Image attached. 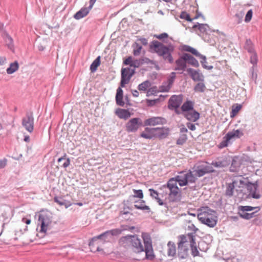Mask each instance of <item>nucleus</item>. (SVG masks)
Listing matches in <instances>:
<instances>
[{
  "instance_id": "423d86ee",
  "label": "nucleus",
  "mask_w": 262,
  "mask_h": 262,
  "mask_svg": "<svg viewBox=\"0 0 262 262\" xmlns=\"http://www.w3.org/2000/svg\"><path fill=\"white\" fill-rule=\"evenodd\" d=\"M178 183V182L174 177L168 180L166 185H163L160 187L161 190L168 189V195L172 201H176L180 195V191L177 186Z\"/></svg>"
},
{
  "instance_id": "412c9836",
  "label": "nucleus",
  "mask_w": 262,
  "mask_h": 262,
  "mask_svg": "<svg viewBox=\"0 0 262 262\" xmlns=\"http://www.w3.org/2000/svg\"><path fill=\"white\" fill-rule=\"evenodd\" d=\"M183 115L187 120L192 122L196 121L200 118V114L194 110L186 112Z\"/></svg>"
},
{
  "instance_id": "b1692460",
  "label": "nucleus",
  "mask_w": 262,
  "mask_h": 262,
  "mask_svg": "<svg viewBox=\"0 0 262 262\" xmlns=\"http://www.w3.org/2000/svg\"><path fill=\"white\" fill-rule=\"evenodd\" d=\"M118 117L124 120H127L131 116V113L127 110L118 108L115 111Z\"/></svg>"
},
{
  "instance_id": "864d4df0",
  "label": "nucleus",
  "mask_w": 262,
  "mask_h": 262,
  "mask_svg": "<svg viewBox=\"0 0 262 262\" xmlns=\"http://www.w3.org/2000/svg\"><path fill=\"white\" fill-rule=\"evenodd\" d=\"M180 18L184 19L187 21H191L192 19L190 18L189 15L186 12H182L180 15Z\"/></svg>"
},
{
  "instance_id": "69168bd1",
  "label": "nucleus",
  "mask_w": 262,
  "mask_h": 262,
  "mask_svg": "<svg viewBox=\"0 0 262 262\" xmlns=\"http://www.w3.org/2000/svg\"><path fill=\"white\" fill-rule=\"evenodd\" d=\"M176 77V74L174 72H172L170 77L168 78L167 80L169 81L170 83L172 84Z\"/></svg>"
},
{
  "instance_id": "4d7b16f0",
  "label": "nucleus",
  "mask_w": 262,
  "mask_h": 262,
  "mask_svg": "<svg viewBox=\"0 0 262 262\" xmlns=\"http://www.w3.org/2000/svg\"><path fill=\"white\" fill-rule=\"evenodd\" d=\"M188 229L192 231L193 233H195L198 230V229L194 225L191 223H189V224L188 225Z\"/></svg>"
},
{
  "instance_id": "338daca9",
  "label": "nucleus",
  "mask_w": 262,
  "mask_h": 262,
  "mask_svg": "<svg viewBox=\"0 0 262 262\" xmlns=\"http://www.w3.org/2000/svg\"><path fill=\"white\" fill-rule=\"evenodd\" d=\"M157 92V89L156 87H152L149 89L147 91V96L150 94H154Z\"/></svg>"
},
{
  "instance_id": "774afa93",
  "label": "nucleus",
  "mask_w": 262,
  "mask_h": 262,
  "mask_svg": "<svg viewBox=\"0 0 262 262\" xmlns=\"http://www.w3.org/2000/svg\"><path fill=\"white\" fill-rule=\"evenodd\" d=\"M187 126L189 129L191 130H194L196 129L195 125L191 123H187Z\"/></svg>"
},
{
  "instance_id": "a211bd4d",
  "label": "nucleus",
  "mask_w": 262,
  "mask_h": 262,
  "mask_svg": "<svg viewBox=\"0 0 262 262\" xmlns=\"http://www.w3.org/2000/svg\"><path fill=\"white\" fill-rule=\"evenodd\" d=\"M155 136L160 139L166 138L169 134V128L166 127H155Z\"/></svg>"
},
{
  "instance_id": "473e14b6",
  "label": "nucleus",
  "mask_w": 262,
  "mask_h": 262,
  "mask_svg": "<svg viewBox=\"0 0 262 262\" xmlns=\"http://www.w3.org/2000/svg\"><path fill=\"white\" fill-rule=\"evenodd\" d=\"M257 62L258 60H256L255 63H251L252 64V66L251 68H250L249 70L250 76L251 77V79L254 81H256L257 77V75L256 73Z\"/></svg>"
},
{
  "instance_id": "2f4dec72",
  "label": "nucleus",
  "mask_w": 262,
  "mask_h": 262,
  "mask_svg": "<svg viewBox=\"0 0 262 262\" xmlns=\"http://www.w3.org/2000/svg\"><path fill=\"white\" fill-rule=\"evenodd\" d=\"M188 249L184 247H180L178 245V256L180 259H184L188 256Z\"/></svg>"
},
{
  "instance_id": "a18cd8bd",
  "label": "nucleus",
  "mask_w": 262,
  "mask_h": 262,
  "mask_svg": "<svg viewBox=\"0 0 262 262\" xmlns=\"http://www.w3.org/2000/svg\"><path fill=\"white\" fill-rule=\"evenodd\" d=\"M238 214L242 218L246 220H249L254 216L255 212L249 213L246 212L239 211Z\"/></svg>"
},
{
  "instance_id": "052dcab7",
  "label": "nucleus",
  "mask_w": 262,
  "mask_h": 262,
  "mask_svg": "<svg viewBox=\"0 0 262 262\" xmlns=\"http://www.w3.org/2000/svg\"><path fill=\"white\" fill-rule=\"evenodd\" d=\"M140 64L141 62L140 60L137 59L133 60L131 67H134V68H138L140 66Z\"/></svg>"
},
{
  "instance_id": "72a5a7b5",
  "label": "nucleus",
  "mask_w": 262,
  "mask_h": 262,
  "mask_svg": "<svg viewBox=\"0 0 262 262\" xmlns=\"http://www.w3.org/2000/svg\"><path fill=\"white\" fill-rule=\"evenodd\" d=\"M19 65L17 61L12 62L6 70L7 73L8 74H12L17 71Z\"/></svg>"
},
{
  "instance_id": "0eeeda50",
  "label": "nucleus",
  "mask_w": 262,
  "mask_h": 262,
  "mask_svg": "<svg viewBox=\"0 0 262 262\" xmlns=\"http://www.w3.org/2000/svg\"><path fill=\"white\" fill-rule=\"evenodd\" d=\"M178 182L180 186H186L189 183H193L196 181L197 178L190 170L188 171H182L179 174L174 177Z\"/></svg>"
},
{
  "instance_id": "393cba45",
  "label": "nucleus",
  "mask_w": 262,
  "mask_h": 262,
  "mask_svg": "<svg viewBox=\"0 0 262 262\" xmlns=\"http://www.w3.org/2000/svg\"><path fill=\"white\" fill-rule=\"evenodd\" d=\"M90 10L88 7H83L74 14V18L77 20L81 19L86 16Z\"/></svg>"
},
{
  "instance_id": "09e8293b",
  "label": "nucleus",
  "mask_w": 262,
  "mask_h": 262,
  "mask_svg": "<svg viewBox=\"0 0 262 262\" xmlns=\"http://www.w3.org/2000/svg\"><path fill=\"white\" fill-rule=\"evenodd\" d=\"M244 14L243 12H240L235 15L234 18L237 24H240L242 21Z\"/></svg>"
},
{
  "instance_id": "79ce46f5",
  "label": "nucleus",
  "mask_w": 262,
  "mask_h": 262,
  "mask_svg": "<svg viewBox=\"0 0 262 262\" xmlns=\"http://www.w3.org/2000/svg\"><path fill=\"white\" fill-rule=\"evenodd\" d=\"M150 81L149 80H146L140 83L138 85V89L140 91H145L150 86Z\"/></svg>"
},
{
  "instance_id": "13d9d810",
  "label": "nucleus",
  "mask_w": 262,
  "mask_h": 262,
  "mask_svg": "<svg viewBox=\"0 0 262 262\" xmlns=\"http://www.w3.org/2000/svg\"><path fill=\"white\" fill-rule=\"evenodd\" d=\"M149 191L150 192L151 196H152V198L156 199L157 198L159 197V194L157 191L153 189H149Z\"/></svg>"
},
{
  "instance_id": "7c9ffc66",
  "label": "nucleus",
  "mask_w": 262,
  "mask_h": 262,
  "mask_svg": "<svg viewBox=\"0 0 262 262\" xmlns=\"http://www.w3.org/2000/svg\"><path fill=\"white\" fill-rule=\"evenodd\" d=\"M193 29H195L196 28H198L199 30H200V32L204 34V33H208V32L210 30V28L209 26L206 24H199L197 23V24H195L193 25L192 27Z\"/></svg>"
},
{
  "instance_id": "bf43d9fd",
  "label": "nucleus",
  "mask_w": 262,
  "mask_h": 262,
  "mask_svg": "<svg viewBox=\"0 0 262 262\" xmlns=\"http://www.w3.org/2000/svg\"><path fill=\"white\" fill-rule=\"evenodd\" d=\"M224 260L226 262H239L238 259L235 257L225 258Z\"/></svg>"
},
{
  "instance_id": "c756f323",
  "label": "nucleus",
  "mask_w": 262,
  "mask_h": 262,
  "mask_svg": "<svg viewBox=\"0 0 262 262\" xmlns=\"http://www.w3.org/2000/svg\"><path fill=\"white\" fill-rule=\"evenodd\" d=\"M184 57L186 62L194 67H198L199 63L198 60L191 55L188 54H184Z\"/></svg>"
},
{
  "instance_id": "bb28decb",
  "label": "nucleus",
  "mask_w": 262,
  "mask_h": 262,
  "mask_svg": "<svg viewBox=\"0 0 262 262\" xmlns=\"http://www.w3.org/2000/svg\"><path fill=\"white\" fill-rule=\"evenodd\" d=\"M193 107V102L190 100H187L182 105L181 110L183 112V114H184L186 113V112H188L194 110Z\"/></svg>"
},
{
  "instance_id": "ddd939ff",
  "label": "nucleus",
  "mask_w": 262,
  "mask_h": 262,
  "mask_svg": "<svg viewBox=\"0 0 262 262\" xmlns=\"http://www.w3.org/2000/svg\"><path fill=\"white\" fill-rule=\"evenodd\" d=\"M141 119L134 118L129 120L125 124V130L129 133H134L142 125Z\"/></svg>"
},
{
  "instance_id": "6e6552de",
  "label": "nucleus",
  "mask_w": 262,
  "mask_h": 262,
  "mask_svg": "<svg viewBox=\"0 0 262 262\" xmlns=\"http://www.w3.org/2000/svg\"><path fill=\"white\" fill-rule=\"evenodd\" d=\"M121 230L119 229H114L111 230H108L103 233L94 237L91 242H90L89 245L91 246L93 245V243L99 240L97 242L98 245L103 244L104 242L109 241L111 239H108V237L111 238L114 235H117L121 233Z\"/></svg>"
},
{
  "instance_id": "39448f33",
  "label": "nucleus",
  "mask_w": 262,
  "mask_h": 262,
  "mask_svg": "<svg viewBox=\"0 0 262 262\" xmlns=\"http://www.w3.org/2000/svg\"><path fill=\"white\" fill-rule=\"evenodd\" d=\"M39 227V232L37 234H40V237L45 235L47 231L51 229L52 227V216L51 213L48 211L41 212L38 216V228Z\"/></svg>"
},
{
  "instance_id": "6ab92c4d",
  "label": "nucleus",
  "mask_w": 262,
  "mask_h": 262,
  "mask_svg": "<svg viewBox=\"0 0 262 262\" xmlns=\"http://www.w3.org/2000/svg\"><path fill=\"white\" fill-rule=\"evenodd\" d=\"M182 101V97L181 95H173L169 100V107L171 108H177L181 105Z\"/></svg>"
},
{
  "instance_id": "a878e982",
  "label": "nucleus",
  "mask_w": 262,
  "mask_h": 262,
  "mask_svg": "<svg viewBox=\"0 0 262 262\" xmlns=\"http://www.w3.org/2000/svg\"><path fill=\"white\" fill-rule=\"evenodd\" d=\"M134 206L136 208L140 209L143 211H145L147 212H150L149 207L146 205L145 202L142 200H139L135 202Z\"/></svg>"
},
{
  "instance_id": "c03bdc74",
  "label": "nucleus",
  "mask_w": 262,
  "mask_h": 262,
  "mask_svg": "<svg viewBox=\"0 0 262 262\" xmlns=\"http://www.w3.org/2000/svg\"><path fill=\"white\" fill-rule=\"evenodd\" d=\"M242 108V105L240 104H236V105H233L232 106V111L230 114L231 118H233L235 117L239 110Z\"/></svg>"
},
{
  "instance_id": "9b49d317",
  "label": "nucleus",
  "mask_w": 262,
  "mask_h": 262,
  "mask_svg": "<svg viewBox=\"0 0 262 262\" xmlns=\"http://www.w3.org/2000/svg\"><path fill=\"white\" fill-rule=\"evenodd\" d=\"M244 49L249 53L250 62L255 63L256 60H258V55L254 49V45L251 40H246Z\"/></svg>"
},
{
  "instance_id": "9d476101",
  "label": "nucleus",
  "mask_w": 262,
  "mask_h": 262,
  "mask_svg": "<svg viewBox=\"0 0 262 262\" xmlns=\"http://www.w3.org/2000/svg\"><path fill=\"white\" fill-rule=\"evenodd\" d=\"M192 169V173L194 174L196 178L197 177H202L206 173L214 171L213 167L206 162H202L200 163L199 165L194 166Z\"/></svg>"
},
{
  "instance_id": "3c124183",
  "label": "nucleus",
  "mask_w": 262,
  "mask_h": 262,
  "mask_svg": "<svg viewBox=\"0 0 262 262\" xmlns=\"http://www.w3.org/2000/svg\"><path fill=\"white\" fill-rule=\"evenodd\" d=\"M134 193V196L140 199H142L143 198V194L142 190L141 189L139 190H136L133 189Z\"/></svg>"
},
{
  "instance_id": "8fccbe9b",
  "label": "nucleus",
  "mask_w": 262,
  "mask_h": 262,
  "mask_svg": "<svg viewBox=\"0 0 262 262\" xmlns=\"http://www.w3.org/2000/svg\"><path fill=\"white\" fill-rule=\"evenodd\" d=\"M141 46H140L138 43H135L134 50V55L135 56L139 55L141 52Z\"/></svg>"
},
{
  "instance_id": "e2e57ef3",
  "label": "nucleus",
  "mask_w": 262,
  "mask_h": 262,
  "mask_svg": "<svg viewBox=\"0 0 262 262\" xmlns=\"http://www.w3.org/2000/svg\"><path fill=\"white\" fill-rule=\"evenodd\" d=\"M7 163V160L6 158L0 160V169L4 168Z\"/></svg>"
},
{
  "instance_id": "680f3d73",
  "label": "nucleus",
  "mask_w": 262,
  "mask_h": 262,
  "mask_svg": "<svg viewBox=\"0 0 262 262\" xmlns=\"http://www.w3.org/2000/svg\"><path fill=\"white\" fill-rule=\"evenodd\" d=\"M156 38L159 39H162L168 37V34L166 33H163L159 35H155L154 36Z\"/></svg>"
},
{
  "instance_id": "ea45409f",
  "label": "nucleus",
  "mask_w": 262,
  "mask_h": 262,
  "mask_svg": "<svg viewBox=\"0 0 262 262\" xmlns=\"http://www.w3.org/2000/svg\"><path fill=\"white\" fill-rule=\"evenodd\" d=\"M100 64V57L98 56L92 62L90 66V70L91 72H95L98 68V67Z\"/></svg>"
},
{
  "instance_id": "20e7f679",
  "label": "nucleus",
  "mask_w": 262,
  "mask_h": 262,
  "mask_svg": "<svg viewBox=\"0 0 262 262\" xmlns=\"http://www.w3.org/2000/svg\"><path fill=\"white\" fill-rule=\"evenodd\" d=\"M151 48L160 56H162L165 60L169 63L173 61L171 56V53L173 51V47L172 45L165 46L160 42L155 40L152 42Z\"/></svg>"
},
{
  "instance_id": "58836bf2",
  "label": "nucleus",
  "mask_w": 262,
  "mask_h": 262,
  "mask_svg": "<svg viewBox=\"0 0 262 262\" xmlns=\"http://www.w3.org/2000/svg\"><path fill=\"white\" fill-rule=\"evenodd\" d=\"M241 165L240 162L235 159H233L232 161L231 165L230 167V171L231 172L238 171Z\"/></svg>"
},
{
  "instance_id": "f03ea898",
  "label": "nucleus",
  "mask_w": 262,
  "mask_h": 262,
  "mask_svg": "<svg viewBox=\"0 0 262 262\" xmlns=\"http://www.w3.org/2000/svg\"><path fill=\"white\" fill-rule=\"evenodd\" d=\"M231 182L227 184L226 195L231 196L235 191L237 193L242 191V188L249 183L247 178L242 175L233 176L231 177Z\"/></svg>"
},
{
  "instance_id": "cd10ccee",
  "label": "nucleus",
  "mask_w": 262,
  "mask_h": 262,
  "mask_svg": "<svg viewBox=\"0 0 262 262\" xmlns=\"http://www.w3.org/2000/svg\"><path fill=\"white\" fill-rule=\"evenodd\" d=\"M116 101V103L119 106H123L124 105L123 101V91L121 88H118L117 90Z\"/></svg>"
},
{
  "instance_id": "7ed1b4c3",
  "label": "nucleus",
  "mask_w": 262,
  "mask_h": 262,
  "mask_svg": "<svg viewBox=\"0 0 262 262\" xmlns=\"http://www.w3.org/2000/svg\"><path fill=\"white\" fill-rule=\"evenodd\" d=\"M198 220L203 224L213 228L217 224V216L215 211L208 207H203L197 214Z\"/></svg>"
},
{
  "instance_id": "603ef678",
  "label": "nucleus",
  "mask_w": 262,
  "mask_h": 262,
  "mask_svg": "<svg viewBox=\"0 0 262 262\" xmlns=\"http://www.w3.org/2000/svg\"><path fill=\"white\" fill-rule=\"evenodd\" d=\"M191 254L193 256H196L199 255V252L197 249L196 244H193L191 247Z\"/></svg>"
},
{
  "instance_id": "4c0bfd02",
  "label": "nucleus",
  "mask_w": 262,
  "mask_h": 262,
  "mask_svg": "<svg viewBox=\"0 0 262 262\" xmlns=\"http://www.w3.org/2000/svg\"><path fill=\"white\" fill-rule=\"evenodd\" d=\"M197 57H199L200 59V62L202 65V67L206 69L207 70H211L213 68L212 66H207V62L206 61V58L204 55H203L200 53V55H198Z\"/></svg>"
},
{
  "instance_id": "4be33fe9",
  "label": "nucleus",
  "mask_w": 262,
  "mask_h": 262,
  "mask_svg": "<svg viewBox=\"0 0 262 262\" xmlns=\"http://www.w3.org/2000/svg\"><path fill=\"white\" fill-rule=\"evenodd\" d=\"M186 62L184 54L182 56L176 60V67L175 68V70L184 71L186 68Z\"/></svg>"
},
{
  "instance_id": "aec40b11",
  "label": "nucleus",
  "mask_w": 262,
  "mask_h": 262,
  "mask_svg": "<svg viewBox=\"0 0 262 262\" xmlns=\"http://www.w3.org/2000/svg\"><path fill=\"white\" fill-rule=\"evenodd\" d=\"M247 187L249 190V195L253 198L258 199L260 198L261 194L258 190V185L257 183H249Z\"/></svg>"
},
{
  "instance_id": "49530a36",
  "label": "nucleus",
  "mask_w": 262,
  "mask_h": 262,
  "mask_svg": "<svg viewBox=\"0 0 262 262\" xmlns=\"http://www.w3.org/2000/svg\"><path fill=\"white\" fill-rule=\"evenodd\" d=\"M187 140V136L186 134H183L180 135L179 138L177 141V144L178 145H182L184 144Z\"/></svg>"
},
{
  "instance_id": "37998d69",
  "label": "nucleus",
  "mask_w": 262,
  "mask_h": 262,
  "mask_svg": "<svg viewBox=\"0 0 262 262\" xmlns=\"http://www.w3.org/2000/svg\"><path fill=\"white\" fill-rule=\"evenodd\" d=\"M183 50L185 51L191 53L192 54H193L196 57L198 55H200V53L196 50H195V49H194L193 48H192L189 46L185 45L183 47Z\"/></svg>"
},
{
  "instance_id": "6e6d98bb",
  "label": "nucleus",
  "mask_w": 262,
  "mask_h": 262,
  "mask_svg": "<svg viewBox=\"0 0 262 262\" xmlns=\"http://www.w3.org/2000/svg\"><path fill=\"white\" fill-rule=\"evenodd\" d=\"M9 211H10V209H8L7 211H5L4 213H3L2 214V216L4 218L3 221L6 223H7L8 222H9V221L10 219V215L8 214V213H9Z\"/></svg>"
},
{
  "instance_id": "4468645a",
  "label": "nucleus",
  "mask_w": 262,
  "mask_h": 262,
  "mask_svg": "<svg viewBox=\"0 0 262 262\" xmlns=\"http://www.w3.org/2000/svg\"><path fill=\"white\" fill-rule=\"evenodd\" d=\"M135 73V70L130 68H123L121 70V80L120 85L121 87H124L128 84L130 78Z\"/></svg>"
},
{
  "instance_id": "e433bc0d",
  "label": "nucleus",
  "mask_w": 262,
  "mask_h": 262,
  "mask_svg": "<svg viewBox=\"0 0 262 262\" xmlns=\"http://www.w3.org/2000/svg\"><path fill=\"white\" fill-rule=\"evenodd\" d=\"M172 84L170 83L168 80L164 82L159 87V91L161 92H167L171 88Z\"/></svg>"
},
{
  "instance_id": "c85d7f7f",
  "label": "nucleus",
  "mask_w": 262,
  "mask_h": 262,
  "mask_svg": "<svg viewBox=\"0 0 262 262\" xmlns=\"http://www.w3.org/2000/svg\"><path fill=\"white\" fill-rule=\"evenodd\" d=\"M54 201L59 205L64 206L66 208H68L72 205V203L70 202L67 201L61 197L55 196L54 198Z\"/></svg>"
},
{
  "instance_id": "5fc2aeb1",
  "label": "nucleus",
  "mask_w": 262,
  "mask_h": 262,
  "mask_svg": "<svg viewBox=\"0 0 262 262\" xmlns=\"http://www.w3.org/2000/svg\"><path fill=\"white\" fill-rule=\"evenodd\" d=\"M252 14V10L251 9L249 10L246 15L245 21L247 23L250 21L251 20Z\"/></svg>"
},
{
  "instance_id": "1a4fd4ad",
  "label": "nucleus",
  "mask_w": 262,
  "mask_h": 262,
  "mask_svg": "<svg viewBox=\"0 0 262 262\" xmlns=\"http://www.w3.org/2000/svg\"><path fill=\"white\" fill-rule=\"evenodd\" d=\"M243 135V132L241 129H234L231 132H229L223 138V140L219 145V147L220 148L226 147L231 140L240 138Z\"/></svg>"
},
{
  "instance_id": "f704fd0d",
  "label": "nucleus",
  "mask_w": 262,
  "mask_h": 262,
  "mask_svg": "<svg viewBox=\"0 0 262 262\" xmlns=\"http://www.w3.org/2000/svg\"><path fill=\"white\" fill-rule=\"evenodd\" d=\"M167 254L169 256H173L176 253V247L174 244L169 242L167 244Z\"/></svg>"
},
{
  "instance_id": "dca6fc26",
  "label": "nucleus",
  "mask_w": 262,
  "mask_h": 262,
  "mask_svg": "<svg viewBox=\"0 0 262 262\" xmlns=\"http://www.w3.org/2000/svg\"><path fill=\"white\" fill-rule=\"evenodd\" d=\"M166 120L165 118L161 117H152L144 121V124L146 126H155L157 125H162L165 124Z\"/></svg>"
},
{
  "instance_id": "c9c22d12",
  "label": "nucleus",
  "mask_w": 262,
  "mask_h": 262,
  "mask_svg": "<svg viewBox=\"0 0 262 262\" xmlns=\"http://www.w3.org/2000/svg\"><path fill=\"white\" fill-rule=\"evenodd\" d=\"M238 208H239V211H243V212H247V211H252L254 210H256L254 212L256 213L260 210V208L259 207H251L250 206H239L238 207Z\"/></svg>"
},
{
  "instance_id": "f3484780",
  "label": "nucleus",
  "mask_w": 262,
  "mask_h": 262,
  "mask_svg": "<svg viewBox=\"0 0 262 262\" xmlns=\"http://www.w3.org/2000/svg\"><path fill=\"white\" fill-rule=\"evenodd\" d=\"M186 71L194 81H203L204 76L200 70H195L192 68H188Z\"/></svg>"
},
{
  "instance_id": "0e129e2a",
  "label": "nucleus",
  "mask_w": 262,
  "mask_h": 262,
  "mask_svg": "<svg viewBox=\"0 0 262 262\" xmlns=\"http://www.w3.org/2000/svg\"><path fill=\"white\" fill-rule=\"evenodd\" d=\"M133 60V58L131 56L128 57L124 61V64L126 65H129L130 67H131Z\"/></svg>"
},
{
  "instance_id": "5701e85b",
  "label": "nucleus",
  "mask_w": 262,
  "mask_h": 262,
  "mask_svg": "<svg viewBox=\"0 0 262 262\" xmlns=\"http://www.w3.org/2000/svg\"><path fill=\"white\" fill-rule=\"evenodd\" d=\"M141 137L147 139L156 138L155 128H145L144 131L141 134Z\"/></svg>"
},
{
  "instance_id": "a19ab883",
  "label": "nucleus",
  "mask_w": 262,
  "mask_h": 262,
  "mask_svg": "<svg viewBox=\"0 0 262 262\" xmlns=\"http://www.w3.org/2000/svg\"><path fill=\"white\" fill-rule=\"evenodd\" d=\"M201 81L198 83L194 88V91L196 92L203 93L205 91L206 86L205 84Z\"/></svg>"
},
{
  "instance_id": "2eb2a0df",
  "label": "nucleus",
  "mask_w": 262,
  "mask_h": 262,
  "mask_svg": "<svg viewBox=\"0 0 262 262\" xmlns=\"http://www.w3.org/2000/svg\"><path fill=\"white\" fill-rule=\"evenodd\" d=\"M22 125L26 130L31 133L34 129V118L31 114H28L22 119Z\"/></svg>"
},
{
  "instance_id": "de8ad7c7",
  "label": "nucleus",
  "mask_w": 262,
  "mask_h": 262,
  "mask_svg": "<svg viewBox=\"0 0 262 262\" xmlns=\"http://www.w3.org/2000/svg\"><path fill=\"white\" fill-rule=\"evenodd\" d=\"M210 165L211 166H213L216 168H220L224 167L225 166V164L224 161H213Z\"/></svg>"
},
{
  "instance_id": "f8f14e48",
  "label": "nucleus",
  "mask_w": 262,
  "mask_h": 262,
  "mask_svg": "<svg viewBox=\"0 0 262 262\" xmlns=\"http://www.w3.org/2000/svg\"><path fill=\"white\" fill-rule=\"evenodd\" d=\"M193 244H195V236L193 233H188L180 236V241L178 243L179 246H183L189 249V247H190Z\"/></svg>"
},
{
  "instance_id": "f257e3e1",
  "label": "nucleus",
  "mask_w": 262,
  "mask_h": 262,
  "mask_svg": "<svg viewBox=\"0 0 262 262\" xmlns=\"http://www.w3.org/2000/svg\"><path fill=\"white\" fill-rule=\"evenodd\" d=\"M141 237L144 245L142 244L141 239L137 235H126L124 237V240L134 252L136 253L144 252L146 259H153L154 254L150 235L147 233L143 232L142 233Z\"/></svg>"
}]
</instances>
